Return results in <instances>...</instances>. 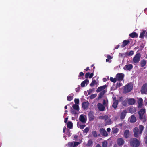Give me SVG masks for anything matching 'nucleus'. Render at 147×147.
Returning a JSON list of instances; mask_svg holds the SVG:
<instances>
[{"label": "nucleus", "instance_id": "obj_1", "mask_svg": "<svg viewBox=\"0 0 147 147\" xmlns=\"http://www.w3.org/2000/svg\"><path fill=\"white\" fill-rule=\"evenodd\" d=\"M107 86L106 85H105L99 87L96 90V92L97 93L100 92L98 95V98L99 99H100L102 98L104 94L106 92V91L103 90L105 89Z\"/></svg>", "mask_w": 147, "mask_h": 147}, {"label": "nucleus", "instance_id": "obj_2", "mask_svg": "<svg viewBox=\"0 0 147 147\" xmlns=\"http://www.w3.org/2000/svg\"><path fill=\"white\" fill-rule=\"evenodd\" d=\"M144 129V127L142 125H140L139 126V129L137 127H135L133 130L134 136L136 138L138 137V134H141Z\"/></svg>", "mask_w": 147, "mask_h": 147}, {"label": "nucleus", "instance_id": "obj_3", "mask_svg": "<svg viewBox=\"0 0 147 147\" xmlns=\"http://www.w3.org/2000/svg\"><path fill=\"white\" fill-rule=\"evenodd\" d=\"M131 146L133 147H138L140 145V142L136 138L131 139L130 140Z\"/></svg>", "mask_w": 147, "mask_h": 147}, {"label": "nucleus", "instance_id": "obj_4", "mask_svg": "<svg viewBox=\"0 0 147 147\" xmlns=\"http://www.w3.org/2000/svg\"><path fill=\"white\" fill-rule=\"evenodd\" d=\"M133 86L131 84H128L125 86L124 91L125 93L130 92L132 89Z\"/></svg>", "mask_w": 147, "mask_h": 147}, {"label": "nucleus", "instance_id": "obj_5", "mask_svg": "<svg viewBox=\"0 0 147 147\" xmlns=\"http://www.w3.org/2000/svg\"><path fill=\"white\" fill-rule=\"evenodd\" d=\"M140 91L142 94H146L147 92V83L144 84L141 87Z\"/></svg>", "mask_w": 147, "mask_h": 147}, {"label": "nucleus", "instance_id": "obj_6", "mask_svg": "<svg viewBox=\"0 0 147 147\" xmlns=\"http://www.w3.org/2000/svg\"><path fill=\"white\" fill-rule=\"evenodd\" d=\"M140 53L136 54L133 59V61L135 63H138L140 60Z\"/></svg>", "mask_w": 147, "mask_h": 147}, {"label": "nucleus", "instance_id": "obj_7", "mask_svg": "<svg viewBox=\"0 0 147 147\" xmlns=\"http://www.w3.org/2000/svg\"><path fill=\"white\" fill-rule=\"evenodd\" d=\"M124 75L123 74L121 73H119L116 76V78L117 80L118 81H121L123 80L124 78Z\"/></svg>", "mask_w": 147, "mask_h": 147}, {"label": "nucleus", "instance_id": "obj_8", "mask_svg": "<svg viewBox=\"0 0 147 147\" xmlns=\"http://www.w3.org/2000/svg\"><path fill=\"white\" fill-rule=\"evenodd\" d=\"M117 143L118 146H121L124 144L125 141L123 138H119L117 140Z\"/></svg>", "mask_w": 147, "mask_h": 147}, {"label": "nucleus", "instance_id": "obj_9", "mask_svg": "<svg viewBox=\"0 0 147 147\" xmlns=\"http://www.w3.org/2000/svg\"><path fill=\"white\" fill-rule=\"evenodd\" d=\"M145 112V108L142 109L140 110L138 112V114L139 115L140 119H143V115Z\"/></svg>", "mask_w": 147, "mask_h": 147}, {"label": "nucleus", "instance_id": "obj_10", "mask_svg": "<svg viewBox=\"0 0 147 147\" xmlns=\"http://www.w3.org/2000/svg\"><path fill=\"white\" fill-rule=\"evenodd\" d=\"M127 113V111L126 110H123L120 114V119L123 120L124 119Z\"/></svg>", "mask_w": 147, "mask_h": 147}, {"label": "nucleus", "instance_id": "obj_11", "mask_svg": "<svg viewBox=\"0 0 147 147\" xmlns=\"http://www.w3.org/2000/svg\"><path fill=\"white\" fill-rule=\"evenodd\" d=\"M99 131L102 136L106 137L108 135V133L107 132L105 129H100L99 130Z\"/></svg>", "mask_w": 147, "mask_h": 147}, {"label": "nucleus", "instance_id": "obj_12", "mask_svg": "<svg viewBox=\"0 0 147 147\" xmlns=\"http://www.w3.org/2000/svg\"><path fill=\"white\" fill-rule=\"evenodd\" d=\"M84 116V115L82 114L80 115L79 116V119L82 122L85 123L86 122V120L85 119Z\"/></svg>", "mask_w": 147, "mask_h": 147}, {"label": "nucleus", "instance_id": "obj_13", "mask_svg": "<svg viewBox=\"0 0 147 147\" xmlns=\"http://www.w3.org/2000/svg\"><path fill=\"white\" fill-rule=\"evenodd\" d=\"M97 106L98 109L100 111H104L105 107L103 105L100 103H98Z\"/></svg>", "mask_w": 147, "mask_h": 147}, {"label": "nucleus", "instance_id": "obj_14", "mask_svg": "<svg viewBox=\"0 0 147 147\" xmlns=\"http://www.w3.org/2000/svg\"><path fill=\"white\" fill-rule=\"evenodd\" d=\"M89 104L88 101L83 102L82 104V108L84 110L86 109L87 108Z\"/></svg>", "mask_w": 147, "mask_h": 147}, {"label": "nucleus", "instance_id": "obj_15", "mask_svg": "<svg viewBox=\"0 0 147 147\" xmlns=\"http://www.w3.org/2000/svg\"><path fill=\"white\" fill-rule=\"evenodd\" d=\"M143 101V100L141 98L138 99L137 102L138 104V108H140L142 106Z\"/></svg>", "mask_w": 147, "mask_h": 147}, {"label": "nucleus", "instance_id": "obj_16", "mask_svg": "<svg viewBox=\"0 0 147 147\" xmlns=\"http://www.w3.org/2000/svg\"><path fill=\"white\" fill-rule=\"evenodd\" d=\"M133 67V65L132 64H128L125 65L123 69L125 70H127L130 71Z\"/></svg>", "mask_w": 147, "mask_h": 147}, {"label": "nucleus", "instance_id": "obj_17", "mask_svg": "<svg viewBox=\"0 0 147 147\" xmlns=\"http://www.w3.org/2000/svg\"><path fill=\"white\" fill-rule=\"evenodd\" d=\"M89 119L90 121H93L94 119V116L93 113L91 112H89L88 114Z\"/></svg>", "mask_w": 147, "mask_h": 147}, {"label": "nucleus", "instance_id": "obj_18", "mask_svg": "<svg viewBox=\"0 0 147 147\" xmlns=\"http://www.w3.org/2000/svg\"><path fill=\"white\" fill-rule=\"evenodd\" d=\"M89 80L88 79H86L84 81L82 82L81 84V86L84 87L85 86V84H88Z\"/></svg>", "mask_w": 147, "mask_h": 147}, {"label": "nucleus", "instance_id": "obj_19", "mask_svg": "<svg viewBox=\"0 0 147 147\" xmlns=\"http://www.w3.org/2000/svg\"><path fill=\"white\" fill-rule=\"evenodd\" d=\"M128 103L130 105L134 104L135 103V100L134 99L130 98L128 100Z\"/></svg>", "mask_w": 147, "mask_h": 147}, {"label": "nucleus", "instance_id": "obj_20", "mask_svg": "<svg viewBox=\"0 0 147 147\" xmlns=\"http://www.w3.org/2000/svg\"><path fill=\"white\" fill-rule=\"evenodd\" d=\"M113 102L112 104V106L114 109H116L117 107L119 101L118 100H115Z\"/></svg>", "mask_w": 147, "mask_h": 147}, {"label": "nucleus", "instance_id": "obj_21", "mask_svg": "<svg viewBox=\"0 0 147 147\" xmlns=\"http://www.w3.org/2000/svg\"><path fill=\"white\" fill-rule=\"evenodd\" d=\"M129 130H126L124 133V137L125 138H128L129 136Z\"/></svg>", "mask_w": 147, "mask_h": 147}, {"label": "nucleus", "instance_id": "obj_22", "mask_svg": "<svg viewBox=\"0 0 147 147\" xmlns=\"http://www.w3.org/2000/svg\"><path fill=\"white\" fill-rule=\"evenodd\" d=\"M129 42H130L128 40H124L123 42V43L121 45V47H124L126 46Z\"/></svg>", "mask_w": 147, "mask_h": 147}, {"label": "nucleus", "instance_id": "obj_23", "mask_svg": "<svg viewBox=\"0 0 147 147\" xmlns=\"http://www.w3.org/2000/svg\"><path fill=\"white\" fill-rule=\"evenodd\" d=\"M93 144V142L92 140H89L86 144V146L88 147H92Z\"/></svg>", "mask_w": 147, "mask_h": 147}, {"label": "nucleus", "instance_id": "obj_24", "mask_svg": "<svg viewBox=\"0 0 147 147\" xmlns=\"http://www.w3.org/2000/svg\"><path fill=\"white\" fill-rule=\"evenodd\" d=\"M129 36L132 38H137L138 37V34L135 32H133L129 34Z\"/></svg>", "mask_w": 147, "mask_h": 147}, {"label": "nucleus", "instance_id": "obj_25", "mask_svg": "<svg viewBox=\"0 0 147 147\" xmlns=\"http://www.w3.org/2000/svg\"><path fill=\"white\" fill-rule=\"evenodd\" d=\"M146 30H142V32L140 33L139 38L142 39H143L144 38V36Z\"/></svg>", "mask_w": 147, "mask_h": 147}, {"label": "nucleus", "instance_id": "obj_26", "mask_svg": "<svg viewBox=\"0 0 147 147\" xmlns=\"http://www.w3.org/2000/svg\"><path fill=\"white\" fill-rule=\"evenodd\" d=\"M136 119L134 115H132L131 116V117L130 119V122L131 123H134L136 122Z\"/></svg>", "mask_w": 147, "mask_h": 147}, {"label": "nucleus", "instance_id": "obj_27", "mask_svg": "<svg viewBox=\"0 0 147 147\" xmlns=\"http://www.w3.org/2000/svg\"><path fill=\"white\" fill-rule=\"evenodd\" d=\"M73 126L72 122L71 121H69L68 122L67 124V127L70 129H72Z\"/></svg>", "mask_w": 147, "mask_h": 147}, {"label": "nucleus", "instance_id": "obj_28", "mask_svg": "<svg viewBox=\"0 0 147 147\" xmlns=\"http://www.w3.org/2000/svg\"><path fill=\"white\" fill-rule=\"evenodd\" d=\"M146 62L145 60L143 59L140 62V65L141 67H144L146 64Z\"/></svg>", "mask_w": 147, "mask_h": 147}, {"label": "nucleus", "instance_id": "obj_29", "mask_svg": "<svg viewBox=\"0 0 147 147\" xmlns=\"http://www.w3.org/2000/svg\"><path fill=\"white\" fill-rule=\"evenodd\" d=\"M119 131V129L117 128H113L112 130V133L113 134L117 133Z\"/></svg>", "mask_w": 147, "mask_h": 147}, {"label": "nucleus", "instance_id": "obj_30", "mask_svg": "<svg viewBox=\"0 0 147 147\" xmlns=\"http://www.w3.org/2000/svg\"><path fill=\"white\" fill-rule=\"evenodd\" d=\"M72 107L75 110L78 111L79 110V106L78 105L74 104L72 106Z\"/></svg>", "mask_w": 147, "mask_h": 147}, {"label": "nucleus", "instance_id": "obj_31", "mask_svg": "<svg viewBox=\"0 0 147 147\" xmlns=\"http://www.w3.org/2000/svg\"><path fill=\"white\" fill-rule=\"evenodd\" d=\"M107 142L106 140L104 141L102 143V147H107Z\"/></svg>", "mask_w": 147, "mask_h": 147}, {"label": "nucleus", "instance_id": "obj_32", "mask_svg": "<svg viewBox=\"0 0 147 147\" xmlns=\"http://www.w3.org/2000/svg\"><path fill=\"white\" fill-rule=\"evenodd\" d=\"M108 118V116L107 115L101 116L99 117V118L101 119H104L105 120H107Z\"/></svg>", "mask_w": 147, "mask_h": 147}, {"label": "nucleus", "instance_id": "obj_33", "mask_svg": "<svg viewBox=\"0 0 147 147\" xmlns=\"http://www.w3.org/2000/svg\"><path fill=\"white\" fill-rule=\"evenodd\" d=\"M110 80L111 81L114 83H115L117 80L116 78H113L112 77L110 78Z\"/></svg>", "mask_w": 147, "mask_h": 147}, {"label": "nucleus", "instance_id": "obj_34", "mask_svg": "<svg viewBox=\"0 0 147 147\" xmlns=\"http://www.w3.org/2000/svg\"><path fill=\"white\" fill-rule=\"evenodd\" d=\"M97 84V82L96 81V80H93L91 83L90 84V86H94L95 84Z\"/></svg>", "mask_w": 147, "mask_h": 147}, {"label": "nucleus", "instance_id": "obj_35", "mask_svg": "<svg viewBox=\"0 0 147 147\" xmlns=\"http://www.w3.org/2000/svg\"><path fill=\"white\" fill-rule=\"evenodd\" d=\"M92 134L94 137L96 138L98 136L97 133L96 131H93Z\"/></svg>", "mask_w": 147, "mask_h": 147}, {"label": "nucleus", "instance_id": "obj_36", "mask_svg": "<svg viewBox=\"0 0 147 147\" xmlns=\"http://www.w3.org/2000/svg\"><path fill=\"white\" fill-rule=\"evenodd\" d=\"M67 145L68 147H73V142H69L67 144Z\"/></svg>", "mask_w": 147, "mask_h": 147}, {"label": "nucleus", "instance_id": "obj_37", "mask_svg": "<svg viewBox=\"0 0 147 147\" xmlns=\"http://www.w3.org/2000/svg\"><path fill=\"white\" fill-rule=\"evenodd\" d=\"M80 144V143L78 142H75L73 143V147H76Z\"/></svg>", "mask_w": 147, "mask_h": 147}, {"label": "nucleus", "instance_id": "obj_38", "mask_svg": "<svg viewBox=\"0 0 147 147\" xmlns=\"http://www.w3.org/2000/svg\"><path fill=\"white\" fill-rule=\"evenodd\" d=\"M107 58L106 59L107 62H109L110 60L112 59V57L110 55H107Z\"/></svg>", "mask_w": 147, "mask_h": 147}, {"label": "nucleus", "instance_id": "obj_39", "mask_svg": "<svg viewBox=\"0 0 147 147\" xmlns=\"http://www.w3.org/2000/svg\"><path fill=\"white\" fill-rule=\"evenodd\" d=\"M73 96H69L67 98V100L68 101H71L73 99Z\"/></svg>", "mask_w": 147, "mask_h": 147}, {"label": "nucleus", "instance_id": "obj_40", "mask_svg": "<svg viewBox=\"0 0 147 147\" xmlns=\"http://www.w3.org/2000/svg\"><path fill=\"white\" fill-rule=\"evenodd\" d=\"M71 113L73 114H74V115H76L77 114V113L76 111L74 110V109H73L71 108Z\"/></svg>", "mask_w": 147, "mask_h": 147}, {"label": "nucleus", "instance_id": "obj_41", "mask_svg": "<svg viewBox=\"0 0 147 147\" xmlns=\"http://www.w3.org/2000/svg\"><path fill=\"white\" fill-rule=\"evenodd\" d=\"M134 51L131 50L127 53V55L128 56H131L134 54Z\"/></svg>", "mask_w": 147, "mask_h": 147}, {"label": "nucleus", "instance_id": "obj_42", "mask_svg": "<svg viewBox=\"0 0 147 147\" xmlns=\"http://www.w3.org/2000/svg\"><path fill=\"white\" fill-rule=\"evenodd\" d=\"M94 90V88L90 89L88 91V95H90L91 93Z\"/></svg>", "mask_w": 147, "mask_h": 147}, {"label": "nucleus", "instance_id": "obj_43", "mask_svg": "<svg viewBox=\"0 0 147 147\" xmlns=\"http://www.w3.org/2000/svg\"><path fill=\"white\" fill-rule=\"evenodd\" d=\"M122 104L123 106H126L127 104V101L126 100H124L122 102Z\"/></svg>", "mask_w": 147, "mask_h": 147}, {"label": "nucleus", "instance_id": "obj_44", "mask_svg": "<svg viewBox=\"0 0 147 147\" xmlns=\"http://www.w3.org/2000/svg\"><path fill=\"white\" fill-rule=\"evenodd\" d=\"M74 102L75 104H79V99H74Z\"/></svg>", "mask_w": 147, "mask_h": 147}, {"label": "nucleus", "instance_id": "obj_45", "mask_svg": "<svg viewBox=\"0 0 147 147\" xmlns=\"http://www.w3.org/2000/svg\"><path fill=\"white\" fill-rule=\"evenodd\" d=\"M96 96V94H92L90 96V98L91 99H93Z\"/></svg>", "mask_w": 147, "mask_h": 147}, {"label": "nucleus", "instance_id": "obj_46", "mask_svg": "<svg viewBox=\"0 0 147 147\" xmlns=\"http://www.w3.org/2000/svg\"><path fill=\"white\" fill-rule=\"evenodd\" d=\"M89 128L88 127H86L85 128V129L84 130V132L85 133H87L89 131Z\"/></svg>", "mask_w": 147, "mask_h": 147}, {"label": "nucleus", "instance_id": "obj_47", "mask_svg": "<svg viewBox=\"0 0 147 147\" xmlns=\"http://www.w3.org/2000/svg\"><path fill=\"white\" fill-rule=\"evenodd\" d=\"M80 86H78V87L75 89L76 91L77 92H78L80 89Z\"/></svg>", "mask_w": 147, "mask_h": 147}, {"label": "nucleus", "instance_id": "obj_48", "mask_svg": "<svg viewBox=\"0 0 147 147\" xmlns=\"http://www.w3.org/2000/svg\"><path fill=\"white\" fill-rule=\"evenodd\" d=\"M86 126V125L85 124L84 125H80V128L81 129H83Z\"/></svg>", "mask_w": 147, "mask_h": 147}, {"label": "nucleus", "instance_id": "obj_49", "mask_svg": "<svg viewBox=\"0 0 147 147\" xmlns=\"http://www.w3.org/2000/svg\"><path fill=\"white\" fill-rule=\"evenodd\" d=\"M90 75V73L89 72H88L85 75V78H88V77L89 78V77Z\"/></svg>", "mask_w": 147, "mask_h": 147}, {"label": "nucleus", "instance_id": "obj_50", "mask_svg": "<svg viewBox=\"0 0 147 147\" xmlns=\"http://www.w3.org/2000/svg\"><path fill=\"white\" fill-rule=\"evenodd\" d=\"M93 75H94V74L93 73H92L90 74V75L89 77V78H91L93 76Z\"/></svg>", "mask_w": 147, "mask_h": 147}, {"label": "nucleus", "instance_id": "obj_51", "mask_svg": "<svg viewBox=\"0 0 147 147\" xmlns=\"http://www.w3.org/2000/svg\"><path fill=\"white\" fill-rule=\"evenodd\" d=\"M144 47V44L143 43H142L140 46V47L142 49H143Z\"/></svg>", "mask_w": 147, "mask_h": 147}, {"label": "nucleus", "instance_id": "obj_52", "mask_svg": "<svg viewBox=\"0 0 147 147\" xmlns=\"http://www.w3.org/2000/svg\"><path fill=\"white\" fill-rule=\"evenodd\" d=\"M83 75H84V74L82 72H81L80 73V74H79V75L78 76H79V77H80V76H83Z\"/></svg>", "mask_w": 147, "mask_h": 147}, {"label": "nucleus", "instance_id": "obj_53", "mask_svg": "<svg viewBox=\"0 0 147 147\" xmlns=\"http://www.w3.org/2000/svg\"><path fill=\"white\" fill-rule=\"evenodd\" d=\"M145 143L146 144H147V135H146L145 137Z\"/></svg>", "mask_w": 147, "mask_h": 147}, {"label": "nucleus", "instance_id": "obj_54", "mask_svg": "<svg viewBox=\"0 0 147 147\" xmlns=\"http://www.w3.org/2000/svg\"><path fill=\"white\" fill-rule=\"evenodd\" d=\"M115 100H118L116 99V97H114L113 98V101L114 102V101Z\"/></svg>", "mask_w": 147, "mask_h": 147}, {"label": "nucleus", "instance_id": "obj_55", "mask_svg": "<svg viewBox=\"0 0 147 147\" xmlns=\"http://www.w3.org/2000/svg\"><path fill=\"white\" fill-rule=\"evenodd\" d=\"M111 131V129L110 128H107V131L108 132H110Z\"/></svg>", "mask_w": 147, "mask_h": 147}, {"label": "nucleus", "instance_id": "obj_56", "mask_svg": "<svg viewBox=\"0 0 147 147\" xmlns=\"http://www.w3.org/2000/svg\"><path fill=\"white\" fill-rule=\"evenodd\" d=\"M68 121V118L67 117L65 119V120L64 121L65 123H66Z\"/></svg>", "mask_w": 147, "mask_h": 147}, {"label": "nucleus", "instance_id": "obj_57", "mask_svg": "<svg viewBox=\"0 0 147 147\" xmlns=\"http://www.w3.org/2000/svg\"><path fill=\"white\" fill-rule=\"evenodd\" d=\"M78 137V135H76L74 136V139H76Z\"/></svg>", "mask_w": 147, "mask_h": 147}, {"label": "nucleus", "instance_id": "obj_58", "mask_svg": "<svg viewBox=\"0 0 147 147\" xmlns=\"http://www.w3.org/2000/svg\"><path fill=\"white\" fill-rule=\"evenodd\" d=\"M66 127L65 126H64V127H63V133L65 132V129H66Z\"/></svg>", "mask_w": 147, "mask_h": 147}, {"label": "nucleus", "instance_id": "obj_59", "mask_svg": "<svg viewBox=\"0 0 147 147\" xmlns=\"http://www.w3.org/2000/svg\"><path fill=\"white\" fill-rule=\"evenodd\" d=\"M96 147H102L99 144H98L96 145Z\"/></svg>", "mask_w": 147, "mask_h": 147}, {"label": "nucleus", "instance_id": "obj_60", "mask_svg": "<svg viewBox=\"0 0 147 147\" xmlns=\"http://www.w3.org/2000/svg\"><path fill=\"white\" fill-rule=\"evenodd\" d=\"M144 36L145 37L147 38V32L145 34Z\"/></svg>", "mask_w": 147, "mask_h": 147}, {"label": "nucleus", "instance_id": "obj_61", "mask_svg": "<svg viewBox=\"0 0 147 147\" xmlns=\"http://www.w3.org/2000/svg\"><path fill=\"white\" fill-rule=\"evenodd\" d=\"M119 47V45H117L116 46V47H115V49H117Z\"/></svg>", "mask_w": 147, "mask_h": 147}, {"label": "nucleus", "instance_id": "obj_62", "mask_svg": "<svg viewBox=\"0 0 147 147\" xmlns=\"http://www.w3.org/2000/svg\"><path fill=\"white\" fill-rule=\"evenodd\" d=\"M89 67H86V69H85V70L86 71H88V70H89Z\"/></svg>", "mask_w": 147, "mask_h": 147}, {"label": "nucleus", "instance_id": "obj_63", "mask_svg": "<svg viewBox=\"0 0 147 147\" xmlns=\"http://www.w3.org/2000/svg\"><path fill=\"white\" fill-rule=\"evenodd\" d=\"M94 66V64H92L91 65V67H93V69H94L95 68V67Z\"/></svg>", "mask_w": 147, "mask_h": 147}, {"label": "nucleus", "instance_id": "obj_64", "mask_svg": "<svg viewBox=\"0 0 147 147\" xmlns=\"http://www.w3.org/2000/svg\"><path fill=\"white\" fill-rule=\"evenodd\" d=\"M103 104L104 105H105V100H103Z\"/></svg>", "mask_w": 147, "mask_h": 147}]
</instances>
